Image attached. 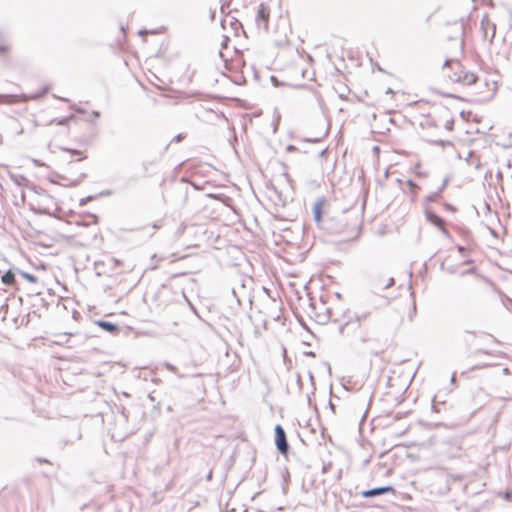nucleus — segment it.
Listing matches in <instances>:
<instances>
[{
    "mask_svg": "<svg viewBox=\"0 0 512 512\" xmlns=\"http://www.w3.org/2000/svg\"><path fill=\"white\" fill-rule=\"evenodd\" d=\"M461 35L462 32L460 31L459 35L454 38L456 49L451 53V56H447L442 69L445 76L452 82L472 85L477 81V76L470 71L464 70L458 60V57L462 56L464 53V43Z\"/></svg>",
    "mask_w": 512,
    "mask_h": 512,
    "instance_id": "obj_1",
    "label": "nucleus"
},
{
    "mask_svg": "<svg viewBox=\"0 0 512 512\" xmlns=\"http://www.w3.org/2000/svg\"><path fill=\"white\" fill-rule=\"evenodd\" d=\"M274 431L276 448L282 455H286L289 451V444L287 441L285 430L280 424H277L275 426Z\"/></svg>",
    "mask_w": 512,
    "mask_h": 512,
    "instance_id": "obj_2",
    "label": "nucleus"
},
{
    "mask_svg": "<svg viewBox=\"0 0 512 512\" xmlns=\"http://www.w3.org/2000/svg\"><path fill=\"white\" fill-rule=\"evenodd\" d=\"M270 11L267 6L261 3L258 7L257 15H256V25L258 28L263 27L265 31L268 30V22H269Z\"/></svg>",
    "mask_w": 512,
    "mask_h": 512,
    "instance_id": "obj_3",
    "label": "nucleus"
},
{
    "mask_svg": "<svg viewBox=\"0 0 512 512\" xmlns=\"http://www.w3.org/2000/svg\"><path fill=\"white\" fill-rule=\"evenodd\" d=\"M425 215H426L427 221H429L434 226L438 227L444 236H446V237L449 236V231L445 228L444 219L442 217L438 216L436 213H434L431 210H426Z\"/></svg>",
    "mask_w": 512,
    "mask_h": 512,
    "instance_id": "obj_4",
    "label": "nucleus"
},
{
    "mask_svg": "<svg viewBox=\"0 0 512 512\" xmlns=\"http://www.w3.org/2000/svg\"><path fill=\"white\" fill-rule=\"evenodd\" d=\"M395 489L392 486L375 487L372 489L364 490L361 492V496L364 498L377 497L386 493H394Z\"/></svg>",
    "mask_w": 512,
    "mask_h": 512,
    "instance_id": "obj_5",
    "label": "nucleus"
},
{
    "mask_svg": "<svg viewBox=\"0 0 512 512\" xmlns=\"http://www.w3.org/2000/svg\"><path fill=\"white\" fill-rule=\"evenodd\" d=\"M377 338L375 337V333L370 328H364L359 331L356 336L355 342L359 344H367L370 342H375Z\"/></svg>",
    "mask_w": 512,
    "mask_h": 512,
    "instance_id": "obj_6",
    "label": "nucleus"
},
{
    "mask_svg": "<svg viewBox=\"0 0 512 512\" xmlns=\"http://www.w3.org/2000/svg\"><path fill=\"white\" fill-rule=\"evenodd\" d=\"M370 314H371L370 311L356 312L353 319H351L350 321L346 322L344 325H341L339 327L340 334L345 335L346 329L350 323H356V324L360 325V323L362 321L366 320L370 316Z\"/></svg>",
    "mask_w": 512,
    "mask_h": 512,
    "instance_id": "obj_7",
    "label": "nucleus"
},
{
    "mask_svg": "<svg viewBox=\"0 0 512 512\" xmlns=\"http://www.w3.org/2000/svg\"><path fill=\"white\" fill-rule=\"evenodd\" d=\"M324 198H319L315 201L314 205H313V218L315 220L316 223H320L321 222V219H322V208H323V205H324Z\"/></svg>",
    "mask_w": 512,
    "mask_h": 512,
    "instance_id": "obj_8",
    "label": "nucleus"
},
{
    "mask_svg": "<svg viewBox=\"0 0 512 512\" xmlns=\"http://www.w3.org/2000/svg\"><path fill=\"white\" fill-rule=\"evenodd\" d=\"M97 325L102 328L103 330L113 334L119 330V327L117 324L105 320H99L96 322Z\"/></svg>",
    "mask_w": 512,
    "mask_h": 512,
    "instance_id": "obj_9",
    "label": "nucleus"
},
{
    "mask_svg": "<svg viewBox=\"0 0 512 512\" xmlns=\"http://www.w3.org/2000/svg\"><path fill=\"white\" fill-rule=\"evenodd\" d=\"M460 31L462 32V34H464V30H463V27H462V26H459V27L457 28V31H456L455 36H449V37L447 38L448 43L450 44V47H448V48H447V49L449 50V53H448V55H447V56H451V53H452L453 51H455V49H456V44H455V40H454V38H455L456 36H458V35H459V32H460ZM461 38H463V35H461ZM462 40L464 41V39H462Z\"/></svg>",
    "mask_w": 512,
    "mask_h": 512,
    "instance_id": "obj_10",
    "label": "nucleus"
},
{
    "mask_svg": "<svg viewBox=\"0 0 512 512\" xmlns=\"http://www.w3.org/2000/svg\"><path fill=\"white\" fill-rule=\"evenodd\" d=\"M447 183H448V179H447V178H445V179L443 180V183H442L441 187L438 189V191H436V192H434V193L430 194V195L427 197V201H428V202H436V201L440 198V196H441V194H442L443 190L445 189V187H446Z\"/></svg>",
    "mask_w": 512,
    "mask_h": 512,
    "instance_id": "obj_11",
    "label": "nucleus"
},
{
    "mask_svg": "<svg viewBox=\"0 0 512 512\" xmlns=\"http://www.w3.org/2000/svg\"><path fill=\"white\" fill-rule=\"evenodd\" d=\"M1 279L5 285H12L15 282V274L8 270L2 275Z\"/></svg>",
    "mask_w": 512,
    "mask_h": 512,
    "instance_id": "obj_12",
    "label": "nucleus"
},
{
    "mask_svg": "<svg viewBox=\"0 0 512 512\" xmlns=\"http://www.w3.org/2000/svg\"><path fill=\"white\" fill-rule=\"evenodd\" d=\"M20 274L24 279H26L27 281H29L31 283L37 282V277L34 276L33 274H30L28 272H23V271Z\"/></svg>",
    "mask_w": 512,
    "mask_h": 512,
    "instance_id": "obj_13",
    "label": "nucleus"
},
{
    "mask_svg": "<svg viewBox=\"0 0 512 512\" xmlns=\"http://www.w3.org/2000/svg\"><path fill=\"white\" fill-rule=\"evenodd\" d=\"M165 367H166L170 372H172V373L176 374L179 378H183V377H184V375H183V374L178 373L177 368H176L173 364H171V363H168V362H167V363H165Z\"/></svg>",
    "mask_w": 512,
    "mask_h": 512,
    "instance_id": "obj_14",
    "label": "nucleus"
},
{
    "mask_svg": "<svg viewBox=\"0 0 512 512\" xmlns=\"http://www.w3.org/2000/svg\"><path fill=\"white\" fill-rule=\"evenodd\" d=\"M434 144L445 147V146H453V143L449 140H435Z\"/></svg>",
    "mask_w": 512,
    "mask_h": 512,
    "instance_id": "obj_15",
    "label": "nucleus"
},
{
    "mask_svg": "<svg viewBox=\"0 0 512 512\" xmlns=\"http://www.w3.org/2000/svg\"><path fill=\"white\" fill-rule=\"evenodd\" d=\"M394 285V278L393 277H389L386 281V283L384 284V289H388L390 287H392Z\"/></svg>",
    "mask_w": 512,
    "mask_h": 512,
    "instance_id": "obj_16",
    "label": "nucleus"
},
{
    "mask_svg": "<svg viewBox=\"0 0 512 512\" xmlns=\"http://www.w3.org/2000/svg\"><path fill=\"white\" fill-rule=\"evenodd\" d=\"M475 272H476V268L472 267V268H470L468 270L462 271L460 275L461 276H465L467 274H474Z\"/></svg>",
    "mask_w": 512,
    "mask_h": 512,
    "instance_id": "obj_17",
    "label": "nucleus"
},
{
    "mask_svg": "<svg viewBox=\"0 0 512 512\" xmlns=\"http://www.w3.org/2000/svg\"><path fill=\"white\" fill-rule=\"evenodd\" d=\"M453 124H454L453 119L447 120V121H446V123H445V128H446L447 130H452V128H453Z\"/></svg>",
    "mask_w": 512,
    "mask_h": 512,
    "instance_id": "obj_18",
    "label": "nucleus"
},
{
    "mask_svg": "<svg viewBox=\"0 0 512 512\" xmlns=\"http://www.w3.org/2000/svg\"><path fill=\"white\" fill-rule=\"evenodd\" d=\"M71 118H73V116H72V115H71V116H69V117H66V118H64V119H62V120H60V121L58 122V124H60V125H66V124L68 123V121H69Z\"/></svg>",
    "mask_w": 512,
    "mask_h": 512,
    "instance_id": "obj_19",
    "label": "nucleus"
},
{
    "mask_svg": "<svg viewBox=\"0 0 512 512\" xmlns=\"http://www.w3.org/2000/svg\"><path fill=\"white\" fill-rule=\"evenodd\" d=\"M8 98H14V96H12V95H1L0 94V103H3L4 99H8Z\"/></svg>",
    "mask_w": 512,
    "mask_h": 512,
    "instance_id": "obj_20",
    "label": "nucleus"
},
{
    "mask_svg": "<svg viewBox=\"0 0 512 512\" xmlns=\"http://www.w3.org/2000/svg\"><path fill=\"white\" fill-rule=\"evenodd\" d=\"M445 208H446L447 210H450V211H455V210H456L454 206H452L451 204H448V203H447V204H445Z\"/></svg>",
    "mask_w": 512,
    "mask_h": 512,
    "instance_id": "obj_21",
    "label": "nucleus"
},
{
    "mask_svg": "<svg viewBox=\"0 0 512 512\" xmlns=\"http://www.w3.org/2000/svg\"><path fill=\"white\" fill-rule=\"evenodd\" d=\"M8 50V47L5 45H0V53L6 52Z\"/></svg>",
    "mask_w": 512,
    "mask_h": 512,
    "instance_id": "obj_22",
    "label": "nucleus"
},
{
    "mask_svg": "<svg viewBox=\"0 0 512 512\" xmlns=\"http://www.w3.org/2000/svg\"><path fill=\"white\" fill-rule=\"evenodd\" d=\"M181 140H182V135L181 134L175 136L174 139H173V141H175V142H180Z\"/></svg>",
    "mask_w": 512,
    "mask_h": 512,
    "instance_id": "obj_23",
    "label": "nucleus"
},
{
    "mask_svg": "<svg viewBox=\"0 0 512 512\" xmlns=\"http://www.w3.org/2000/svg\"><path fill=\"white\" fill-rule=\"evenodd\" d=\"M66 151H69L71 152L72 154H75V155H78L80 154V151L79 150H73V149H65Z\"/></svg>",
    "mask_w": 512,
    "mask_h": 512,
    "instance_id": "obj_24",
    "label": "nucleus"
},
{
    "mask_svg": "<svg viewBox=\"0 0 512 512\" xmlns=\"http://www.w3.org/2000/svg\"><path fill=\"white\" fill-rule=\"evenodd\" d=\"M407 184H408L410 187H412V188H416V187H417V185H416L412 180H408V181H407Z\"/></svg>",
    "mask_w": 512,
    "mask_h": 512,
    "instance_id": "obj_25",
    "label": "nucleus"
},
{
    "mask_svg": "<svg viewBox=\"0 0 512 512\" xmlns=\"http://www.w3.org/2000/svg\"><path fill=\"white\" fill-rule=\"evenodd\" d=\"M457 249H458V251H459L460 253H462V254L466 251V248H465V247H463V246H460V245H459V246H457Z\"/></svg>",
    "mask_w": 512,
    "mask_h": 512,
    "instance_id": "obj_26",
    "label": "nucleus"
},
{
    "mask_svg": "<svg viewBox=\"0 0 512 512\" xmlns=\"http://www.w3.org/2000/svg\"><path fill=\"white\" fill-rule=\"evenodd\" d=\"M148 33H150V31H147V30H140L139 31V35H146ZM151 33H153V32L151 31Z\"/></svg>",
    "mask_w": 512,
    "mask_h": 512,
    "instance_id": "obj_27",
    "label": "nucleus"
},
{
    "mask_svg": "<svg viewBox=\"0 0 512 512\" xmlns=\"http://www.w3.org/2000/svg\"><path fill=\"white\" fill-rule=\"evenodd\" d=\"M113 261L116 266H120L122 264V262L119 259L113 258Z\"/></svg>",
    "mask_w": 512,
    "mask_h": 512,
    "instance_id": "obj_28",
    "label": "nucleus"
},
{
    "mask_svg": "<svg viewBox=\"0 0 512 512\" xmlns=\"http://www.w3.org/2000/svg\"><path fill=\"white\" fill-rule=\"evenodd\" d=\"M90 199H92V197H88V198H86V199H82V200L80 201V205L85 204V203H86V201H88V200H90Z\"/></svg>",
    "mask_w": 512,
    "mask_h": 512,
    "instance_id": "obj_29",
    "label": "nucleus"
},
{
    "mask_svg": "<svg viewBox=\"0 0 512 512\" xmlns=\"http://www.w3.org/2000/svg\"><path fill=\"white\" fill-rule=\"evenodd\" d=\"M93 116H94V118L100 117V112L99 111H93Z\"/></svg>",
    "mask_w": 512,
    "mask_h": 512,
    "instance_id": "obj_30",
    "label": "nucleus"
},
{
    "mask_svg": "<svg viewBox=\"0 0 512 512\" xmlns=\"http://www.w3.org/2000/svg\"><path fill=\"white\" fill-rule=\"evenodd\" d=\"M111 194H112V192L110 190L101 192V195H107L108 196V195H111Z\"/></svg>",
    "mask_w": 512,
    "mask_h": 512,
    "instance_id": "obj_31",
    "label": "nucleus"
},
{
    "mask_svg": "<svg viewBox=\"0 0 512 512\" xmlns=\"http://www.w3.org/2000/svg\"><path fill=\"white\" fill-rule=\"evenodd\" d=\"M455 382H456V376H455V374H453L451 377V383L454 384Z\"/></svg>",
    "mask_w": 512,
    "mask_h": 512,
    "instance_id": "obj_32",
    "label": "nucleus"
},
{
    "mask_svg": "<svg viewBox=\"0 0 512 512\" xmlns=\"http://www.w3.org/2000/svg\"><path fill=\"white\" fill-rule=\"evenodd\" d=\"M481 367H482V366L476 365V366H473L470 370L479 369V368H481Z\"/></svg>",
    "mask_w": 512,
    "mask_h": 512,
    "instance_id": "obj_33",
    "label": "nucleus"
},
{
    "mask_svg": "<svg viewBox=\"0 0 512 512\" xmlns=\"http://www.w3.org/2000/svg\"><path fill=\"white\" fill-rule=\"evenodd\" d=\"M211 478H212V472H210V473L208 474V476H207V479H208V480H211Z\"/></svg>",
    "mask_w": 512,
    "mask_h": 512,
    "instance_id": "obj_34",
    "label": "nucleus"
},
{
    "mask_svg": "<svg viewBox=\"0 0 512 512\" xmlns=\"http://www.w3.org/2000/svg\"><path fill=\"white\" fill-rule=\"evenodd\" d=\"M307 141H309V142H316L317 139H308Z\"/></svg>",
    "mask_w": 512,
    "mask_h": 512,
    "instance_id": "obj_35",
    "label": "nucleus"
},
{
    "mask_svg": "<svg viewBox=\"0 0 512 512\" xmlns=\"http://www.w3.org/2000/svg\"><path fill=\"white\" fill-rule=\"evenodd\" d=\"M3 143V139H2V135L0 134V145H2Z\"/></svg>",
    "mask_w": 512,
    "mask_h": 512,
    "instance_id": "obj_36",
    "label": "nucleus"
},
{
    "mask_svg": "<svg viewBox=\"0 0 512 512\" xmlns=\"http://www.w3.org/2000/svg\"><path fill=\"white\" fill-rule=\"evenodd\" d=\"M387 93H393L392 89H390V88H389V89L387 90Z\"/></svg>",
    "mask_w": 512,
    "mask_h": 512,
    "instance_id": "obj_37",
    "label": "nucleus"
},
{
    "mask_svg": "<svg viewBox=\"0 0 512 512\" xmlns=\"http://www.w3.org/2000/svg\"><path fill=\"white\" fill-rule=\"evenodd\" d=\"M77 112L83 113L84 111L82 109H77Z\"/></svg>",
    "mask_w": 512,
    "mask_h": 512,
    "instance_id": "obj_38",
    "label": "nucleus"
},
{
    "mask_svg": "<svg viewBox=\"0 0 512 512\" xmlns=\"http://www.w3.org/2000/svg\"><path fill=\"white\" fill-rule=\"evenodd\" d=\"M448 272L449 273H454V270L453 269H448Z\"/></svg>",
    "mask_w": 512,
    "mask_h": 512,
    "instance_id": "obj_39",
    "label": "nucleus"
},
{
    "mask_svg": "<svg viewBox=\"0 0 512 512\" xmlns=\"http://www.w3.org/2000/svg\"><path fill=\"white\" fill-rule=\"evenodd\" d=\"M292 149H294L293 146H288V150H292Z\"/></svg>",
    "mask_w": 512,
    "mask_h": 512,
    "instance_id": "obj_40",
    "label": "nucleus"
}]
</instances>
